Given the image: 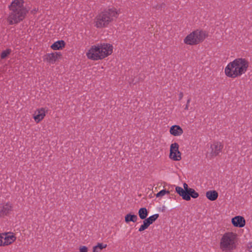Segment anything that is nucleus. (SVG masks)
<instances>
[{
	"instance_id": "obj_16",
	"label": "nucleus",
	"mask_w": 252,
	"mask_h": 252,
	"mask_svg": "<svg viewBox=\"0 0 252 252\" xmlns=\"http://www.w3.org/2000/svg\"><path fill=\"white\" fill-rule=\"evenodd\" d=\"M11 206L10 204L0 205V216L7 215L9 211L11 210Z\"/></svg>"
},
{
	"instance_id": "obj_9",
	"label": "nucleus",
	"mask_w": 252,
	"mask_h": 252,
	"mask_svg": "<svg viewBox=\"0 0 252 252\" xmlns=\"http://www.w3.org/2000/svg\"><path fill=\"white\" fill-rule=\"evenodd\" d=\"M222 148L223 145L220 142H216L213 143L210 147L211 151L208 152L207 156L211 158L218 156L221 152Z\"/></svg>"
},
{
	"instance_id": "obj_5",
	"label": "nucleus",
	"mask_w": 252,
	"mask_h": 252,
	"mask_svg": "<svg viewBox=\"0 0 252 252\" xmlns=\"http://www.w3.org/2000/svg\"><path fill=\"white\" fill-rule=\"evenodd\" d=\"M206 36V32L197 30L188 34L184 39V42L188 45H195L202 42Z\"/></svg>"
},
{
	"instance_id": "obj_4",
	"label": "nucleus",
	"mask_w": 252,
	"mask_h": 252,
	"mask_svg": "<svg viewBox=\"0 0 252 252\" xmlns=\"http://www.w3.org/2000/svg\"><path fill=\"white\" fill-rule=\"evenodd\" d=\"M237 242V234L232 232H227L222 236L220 247L224 252H231L236 248Z\"/></svg>"
},
{
	"instance_id": "obj_15",
	"label": "nucleus",
	"mask_w": 252,
	"mask_h": 252,
	"mask_svg": "<svg viewBox=\"0 0 252 252\" xmlns=\"http://www.w3.org/2000/svg\"><path fill=\"white\" fill-rule=\"evenodd\" d=\"M169 132L174 136H180L183 133V130L179 126L174 125L170 127Z\"/></svg>"
},
{
	"instance_id": "obj_2",
	"label": "nucleus",
	"mask_w": 252,
	"mask_h": 252,
	"mask_svg": "<svg viewBox=\"0 0 252 252\" xmlns=\"http://www.w3.org/2000/svg\"><path fill=\"white\" fill-rule=\"evenodd\" d=\"M10 12L7 21L10 25H14L23 20L27 12L24 6L23 0H14L9 6Z\"/></svg>"
},
{
	"instance_id": "obj_25",
	"label": "nucleus",
	"mask_w": 252,
	"mask_h": 252,
	"mask_svg": "<svg viewBox=\"0 0 252 252\" xmlns=\"http://www.w3.org/2000/svg\"><path fill=\"white\" fill-rule=\"evenodd\" d=\"M169 191L165 189H162L156 194L157 197H161L165 195L166 194H169Z\"/></svg>"
},
{
	"instance_id": "obj_14",
	"label": "nucleus",
	"mask_w": 252,
	"mask_h": 252,
	"mask_svg": "<svg viewBox=\"0 0 252 252\" xmlns=\"http://www.w3.org/2000/svg\"><path fill=\"white\" fill-rule=\"evenodd\" d=\"M232 224L237 227H242L245 226L246 221L244 218L240 216H236L231 220Z\"/></svg>"
},
{
	"instance_id": "obj_11",
	"label": "nucleus",
	"mask_w": 252,
	"mask_h": 252,
	"mask_svg": "<svg viewBox=\"0 0 252 252\" xmlns=\"http://www.w3.org/2000/svg\"><path fill=\"white\" fill-rule=\"evenodd\" d=\"M48 109L45 108H40L36 109L33 114V118L36 123H39L45 117Z\"/></svg>"
},
{
	"instance_id": "obj_26",
	"label": "nucleus",
	"mask_w": 252,
	"mask_h": 252,
	"mask_svg": "<svg viewBox=\"0 0 252 252\" xmlns=\"http://www.w3.org/2000/svg\"><path fill=\"white\" fill-rule=\"evenodd\" d=\"M11 51L9 49H7L4 51H3L1 54V58L2 59L5 58L7 57L10 53Z\"/></svg>"
},
{
	"instance_id": "obj_18",
	"label": "nucleus",
	"mask_w": 252,
	"mask_h": 252,
	"mask_svg": "<svg viewBox=\"0 0 252 252\" xmlns=\"http://www.w3.org/2000/svg\"><path fill=\"white\" fill-rule=\"evenodd\" d=\"M206 197L211 201L216 200L218 197V193L216 190H209L206 193Z\"/></svg>"
},
{
	"instance_id": "obj_21",
	"label": "nucleus",
	"mask_w": 252,
	"mask_h": 252,
	"mask_svg": "<svg viewBox=\"0 0 252 252\" xmlns=\"http://www.w3.org/2000/svg\"><path fill=\"white\" fill-rule=\"evenodd\" d=\"M107 247V245L103 243H98L97 245L93 247V252H100L102 249Z\"/></svg>"
},
{
	"instance_id": "obj_12",
	"label": "nucleus",
	"mask_w": 252,
	"mask_h": 252,
	"mask_svg": "<svg viewBox=\"0 0 252 252\" xmlns=\"http://www.w3.org/2000/svg\"><path fill=\"white\" fill-rule=\"evenodd\" d=\"M62 56L60 52L48 53L45 55L44 60L50 63H55Z\"/></svg>"
},
{
	"instance_id": "obj_17",
	"label": "nucleus",
	"mask_w": 252,
	"mask_h": 252,
	"mask_svg": "<svg viewBox=\"0 0 252 252\" xmlns=\"http://www.w3.org/2000/svg\"><path fill=\"white\" fill-rule=\"evenodd\" d=\"M65 46V43L63 40H59L54 42L51 46L54 50L62 49Z\"/></svg>"
},
{
	"instance_id": "obj_28",
	"label": "nucleus",
	"mask_w": 252,
	"mask_h": 252,
	"mask_svg": "<svg viewBox=\"0 0 252 252\" xmlns=\"http://www.w3.org/2000/svg\"><path fill=\"white\" fill-rule=\"evenodd\" d=\"M88 248L86 246H81L79 248V252H88Z\"/></svg>"
},
{
	"instance_id": "obj_20",
	"label": "nucleus",
	"mask_w": 252,
	"mask_h": 252,
	"mask_svg": "<svg viewBox=\"0 0 252 252\" xmlns=\"http://www.w3.org/2000/svg\"><path fill=\"white\" fill-rule=\"evenodd\" d=\"M138 219L137 216L135 215H131L130 214H127L125 217V220L126 223L130 221L135 222Z\"/></svg>"
},
{
	"instance_id": "obj_8",
	"label": "nucleus",
	"mask_w": 252,
	"mask_h": 252,
	"mask_svg": "<svg viewBox=\"0 0 252 252\" xmlns=\"http://www.w3.org/2000/svg\"><path fill=\"white\" fill-rule=\"evenodd\" d=\"M179 146L177 143H173L170 145L169 158L174 161H179L181 159V153L179 150Z\"/></svg>"
},
{
	"instance_id": "obj_19",
	"label": "nucleus",
	"mask_w": 252,
	"mask_h": 252,
	"mask_svg": "<svg viewBox=\"0 0 252 252\" xmlns=\"http://www.w3.org/2000/svg\"><path fill=\"white\" fill-rule=\"evenodd\" d=\"M148 215V212L146 208H141L138 211V215L142 220L146 219Z\"/></svg>"
},
{
	"instance_id": "obj_7",
	"label": "nucleus",
	"mask_w": 252,
	"mask_h": 252,
	"mask_svg": "<svg viewBox=\"0 0 252 252\" xmlns=\"http://www.w3.org/2000/svg\"><path fill=\"white\" fill-rule=\"evenodd\" d=\"M16 239L13 233H3L0 234V247H4L11 244Z\"/></svg>"
},
{
	"instance_id": "obj_1",
	"label": "nucleus",
	"mask_w": 252,
	"mask_h": 252,
	"mask_svg": "<svg viewBox=\"0 0 252 252\" xmlns=\"http://www.w3.org/2000/svg\"><path fill=\"white\" fill-rule=\"evenodd\" d=\"M249 63L245 59L238 58L229 63L225 67V75L231 78H236L245 74L247 71Z\"/></svg>"
},
{
	"instance_id": "obj_22",
	"label": "nucleus",
	"mask_w": 252,
	"mask_h": 252,
	"mask_svg": "<svg viewBox=\"0 0 252 252\" xmlns=\"http://www.w3.org/2000/svg\"><path fill=\"white\" fill-rule=\"evenodd\" d=\"M158 214H154L149 218L145 219V220L150 224H152L158 218Z\"/></svg>"
},
{
	"instance_id": "obj_23",
	"label": "nucleus",
	"mask_w": 252,
	"mask_h": 252,
	"mask_svg": "<svg viewBox=\"0 0 252 252\" xmlns=\"http://www.w3.org/2000/svg\"><path fill=\"white\" fill-rule=\"evenodd\" d=\"M150 224L145 220L143 221V223L142 224L139 228L138 231L139 232H142L145 229H147L148 227L150 226Z\"/></svg>"
},
{
	"instance_id": "obj_6",
	"label": "nucleus",
	"mask_w": 252,
	"mask_h": 252,
	"mask_svg": "<svg viewBox=\"0 0 252 252\" xmlns=\"http://www.w3.org/2000/svg\"><path fill=\"white\" fill-rule=\"evenodd\" d=\"M86 56L89 59L94 61L103 59L101 43L92 46L87 52Z\"/></svg>"
},
{
	"instance_id": "obj_27",
	"label": "nucleus",
	"mask_w": 252,
	"mask_h": 252,
	"mask_svg": "<svg viewBox=\"0 0 252 252\" xmlns=\"http://www.w3.org/2000/svg\"><path fill=\"white\" fill-rule=\"evenodd\" d=\"M246 251L247 252H252V242L248 244Z\"/></svg>"
},
{
	"instance_id": "obj_3",
	"label": "nucleus",
	"mask_w": 252,
	"mask_h": 252,
	"mask_svg": "<svg viewBox=\"0 0 252 252\" xmlns=\"http://www.w3.org/2000/svg\"><path fill=\"white\" fill-rule=\"evenodd\" d=\"M120 10L112 7L101 12L95 19V26L98 28L106 27L114 19L117 18Z\"/></svg>"
},
{
	"instance_id": "obj_24",
	"label": "nucleus",
	"mask_w": 252,
	"mask_h": 252,
	"mask_svg": "<svg viewBox=\"0 0 252 252\" xmlns=\"http://www.w3.org/2000/svg\"><path fill=\"white\" fill-rule=\"evenodd\" d=\"M189 192L188 193L189 196L190 197L191 196L193 198H196L198 197L199 194L198 193L195 191V190L193 189H190L189 190Z\"/></svg>"
},
{
	"instance_id": "obj_30",
	"label": "nucleus",
	"mask_w": 252,
	"mask_h": 252,
	"mask_svg": "<svg viewBox=\"0 0 252 252\" xmlns=\"http://www.w3.org/2000/svg\"><path fill=\"white\" fill-rule=\"evenodd\" d=\"M183 96V94L182 93H181L179 95L180 99H182Z\"/></svg>"
},
{
	"instance_id": "obj_13",
	"label": "nucleus",
	"mask_w": 252,
	"mask_h": 252,
	"mask_svg": "<svg viewBox=\"0 0 252 252\" xmlns=\"http://www.w3.org/2000/svg\"><path fill=\"white\" fill-rule=\"evenodd\" d=\"M113 50L112 45L109 43H101V50L103 59L110 55Z\"/></svg>"
},
{
	"instance_id": "obj_10",
	"label": "nucleus",
	"mask_w": 252,
	"mask_h": 252,
	"mask_svg": "<svg viewBox=\"0 0 252 252\" xmlns=\"http://www.w3.org/2000/svg\"><path fill=\"white\" fill-rule=\"evenodd\" d=\"M184 189L180 187H176V191L183 198V199L189 201L190 199V197L189 196L188 193L189 192V190L190 188L188 187V185L186 183L183 184Z\"/></svg>"
},
{
	"instance_id": "obj_29",
	"label": "nucleus",
	"mask_w": 252,
	"mask_h": 252,
	"mask_svg": "<svg viewBox=\"0 0 252 252\" xmlns=\"http://www.w3.org/2000/svg\"><path fill=\"white\" fill-rule=\"evenodd\" d=\"M189 102H190V99H189L187 101V105L186 106L185 109H186V110L188 109Z\"/></svg>"
}]
</instances>
